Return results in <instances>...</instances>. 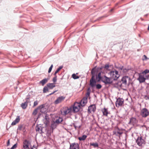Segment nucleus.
Here are the masks:
<instances>
[{"label":"nucleus","mask_w":149,"mask_h":149,"mask_svg":"<svg viewBox=\"0 0 149 149\" xmlns=\"http://www.w3.org/2000/svg\"><path fill=\"white\" fill-rule=\"evenodd\" d=\"M97 82L96 80L90 81L89 85L91 86L93 92L95 91L94 88L95 87L97 89H100L102 87V86L100 84H96Z\"/></svg>","instance_id":"obj_1"},{"label":"nucleus","mask_w":149,"mask_h":149,"mask_svg":"<svg viewBox=\"0 0 149 149\" xmlns=\"http://www.w3.org/2000/svg\"><path fill=\"white\" fill-rule=\"evenodd\" d=\"M70 108H71V112L74 113H76L79 111L80 110L81 111H83L82 109L79 107V105H77L76 103L74 102V104L71 105L70 107Z\"/></svg>","instance_id":"obj_2"},{"label":"nucleus","mask_w":149,"mask_h":149,"mask_svg":"<svg viewBox=\"0 0 149 149\" xmlns=\"http://www.w3.org/2000/svg\"><path fill=\"white\" fill-rule=\"evenodd\" d=\"M97 66H95L93 68L91 71V74L92 76L90 81H92L95 80H96L95 79V77H96V75H97V73L98 72V69H96Z\"/></svg>","instance_id":"obj_3"},{"label":"nucleus","mask_w":149,"mask_h":149,"mask_svg":"<svg viewBox=\"0 0 149 149\" xmlns=\"http://www.w3.org/2000/svg\"><path fill=\"white\" fill-rule=\"evenodd\" d=\"M71 109V108H70V107H63L60 111L61 114L65 116L69 113H72Z\"/></svg>","instance_id":"obj_4"},{"label":"nucleus","mask_w":149,"mask_h":149,"mask_svg":"<svg viewBox=\"0 0 149 149\" xmlns=\"http://www.w3.org/2000/svg\"><path fill=\"white\" fill-rule=\"evenodd\" d=\"M104 77L105 78V79L102 80V81L104 83L105 85H110L113 83V81L111 80V77H108L105 75H104Z\"/></svg>","instance_id":"obj_5"},{"label":"nucleus","mask_w":149,"mask_h":149,"mask_svg":"<svg viewBox=\"0 0 149 149\" xmlns=\"http://www.w3.org/2000/svg\"><path fill=\"white\" fill-rule=\"evenodd\" d=\"M138 120L136 118L132 117L130 118V121L128 123L129 125H131L134 126L138 123Z\"/></svg>","instance_id":"obj_6"},{"label":"nucleus","mask_w":149,"mask_h":149,"mask_svg":"<svg viewBox=\"0 0 149 149\" xmlns=\"http://www.w3.org/2000/svg\"><path fill=\"white\" fill-rule=\"evenodd\" d=\"M124 102V100L123 98L118 97L117 99L116 102V107H119L122 105Z\"/></svg>","instance_id":"obj_7"},{"label":"nucleus","mask_w":149,"mask_h":149,"mask_svg":"<svg viewBox=\"0 0 149 149\" xmlns=\"http://www.w3.org/2000/svg\"><path fill=\"white\" fill-rule=\"evenodd\" d=\"M46 104H42L38 107V108L40 110V112L45 114L47 113V109L45 107Z\"/></svg>","instance_id":"obj_8"},{"label":"nucleus","mask_w":149,"mask_h":149,"mask_svg":"<svg viewBox=\"0 0 149 149\" xmlns=\"http://www.w3.org/2000/svg\"><path fill=\"white\" fill-rule=\"evenodd\" d=\"M149 114V111L146 108L142 109L141 112V115L143 117H146Z\"/></svg>","instance_id":"obj_9"},{"label":"nucleus","mask_w":149,"mask_h":149,"mask_svg":"<svg viewBox=\"0 0 149 149\" xmlns=\"http://www.w3.org/2000/svg\"><path fill=\"white\" fill-rule=\"evenodd\" d=\"M96 110V106L95 104H93L90 105L88 107V112L89 114L91 113V111L95 112Z\"/></svg>","instance_id":"obj_10"},{"label":"nucleus","mask_w":149,"mask_h":149,"mask_svg":"<svg viewBox=\"0 0 149 149\" xmlns=\"http://www.w3.org/2000/svg\"><path fill=\"white\" fill-rule=\"evenodd\" d=\"M113 71H111L109 73V74L111 76V79L113 78V81H116L117 80V79L119 78L120 77V75H115Z\"/></svg>","instance_id":"obj_11"},{"label":"nucleus","mask_w":149,"mask_h":149,"mask_svg":"<svg viewBox=\"0 0 149 149\" xmlns=\"http://www.w3.org/2000/svg\"><path fill=\"white\" fill-rule=\"evenodd\" d=\"M103 73L102 71H100L96 75L95 79L98 82H99L100 81H102V80H103V77L101 76V73Z\"/></svg>","instance_id":"obj_12"},{"label":"nucleus","mask_w":149,"mask_h":149,"mask_svg":"<svg viewBox=\"0 0 149 149\" xmlns=\"http://www.w3.org/2000/svg\"><path fill=\"white\" fill-rule=\"evenodd\" d=\"M146 79L143 75L141 74V73L139 74V77L137 79V80L139 81L140 83L144 82Z\"/></svg>","instance_id":"obj_13"},{"label":"nucleus","mask_w":149,"mask_h":149,"mask_svg":"<svg viewBox=\"0 0 149 149\" xmlns=\"http://www.w3.org/2000/svg\"><path fill=\"white\" fill-rule=\"evenodd\" d=\"M137 144L139 146H142L144 143V141L141 137H138L136 141Z\"/></svg>","instance_id":"obj_14"},{"label":"nucleus","mask_w":149,"mask_h":149,"mask_svg":"<svg viewBox=\"0 0 149 149\" xmlns=\"http://www.w3.org/2000/svg\"><path fill=\"white\" fill-rule=\"evenodd\" d=\"M57 125H58L60 124H62L64 125L65 124V121H63L62 118L59 117L58 119H57L54 121Z\"/></svg>","instance_id":"obj_15"},{"label":"nucleus","mask_w":149,"mask_h":149,"mask_svg":"<svg viewBox=\"0 0 149 149\" xmlns=\"http://www.w3.org/2000/svg\"><path fill=\"white\" fill-rule=\"evenodd\" d=\"M65 97L61 96L58 97L55 101L54 103L55 104H57L60 103L65 98Z\"/></svg>","instance_id":"obj_16"},{"label":"nucleus","mask_w":149,"mask_h":149,"mask_svg":"<svg viewBox=\"0 0 149 149\" xmlns=\"http://www.w3.org/2000/svg\"><path fill=\"white\" fill-rule=\"evenodd\" d=\"M30 143L28 141L25 140L23 142V147L24 149H30L29 146Z\"/></svg>","instance_id":"obj_17"},{"label":"nucleus","mask_w":149,"mask_h":149,"mask_svg":"<svg viewBox=\"0 0 149 149\" xmlns=\"http://www.w3.org/2000/svg\"><path fill=\"white\" fill-rule=\"evenodd\" d=\"M49 79V77L45 78L39 82V84H41L42 86H44L48 82Z\"/></svg>","instance_id":"obj_18"},{"label":"nucleus","mask_w":149,"mask_h":149,"mask_svg":"<svg viewBox=\"0 0 149 149\" xmlns=\"http://www.w3.org/2000/svg\"><path fill=\"white\" fill-rule=\"evenodd\" d=\"M70 149H79V146L77 143H73L70 144Z\"/></svg>","instance_id":"obj_19"},{"label":"nucleus","mask_w":149,"mask_h":149,"mask_svg":"<svg viewBox=\"0 0 149 149\" xmlns=\"http://www.w3.org/2000/svg\"><path fill=\"white\" fill-rule=\"evenodd\" d=\"M20 120V116H18L14 120L12 123L11 125H16L17 123H18Z\"/></svg>","instance_id":"obj_20"},{"label":"nucleus","mask_w":149,"mask_h":149,"mask_svg":"<svg viewBox=\"0 0 149 149\" xmlns=\"http://www.w3.org/2000/svg\"><path fill=\"white\" fill-rule=\"evenodd\" d=\"M128 78V76H124L122 78L120 81H121V82L122 81V84H124L125 85H126L127 84V78Z\"/></svg>","instance_id":"obj_21"},{"label":"nucleus","mask_w":149,"mask_h":149,"mask_svg":"<svg viewBox=\"0 0 149 149\" xmlns=\"http://www.w3.org/2000/svg\"><path fill=\"white\" fill-rule=\"evenodd\" d=\"M47 86L49 89H52L56 86L54 83H48L47 84Z\"/></svg>","instance_id":"obj_22"},{"label":"nucleus","mask_w":149,"mask_h":149,"mask_svg":"<svg viewBox=\"0 0 149 149\" xmlns=\"http://www.w3.org/2000/svg\"><path fill=\"white\" fill-rule=\"evenodd\" d=\"M29 102V101H26L24 103H22L21 104V107L23 109H24L26 108Z\"/></svg>","instance_id":"obj_23"},{"label":"nucleus","mask_w":149,"mask_h":149,"mask_svg":"<svg viewBox=\"0 0 149 149\" xmlns=\"http://www.w3.org/2000/svg\"><path fill=\"white\" fill-rule=\"evenodd\" d=\"M103 115L105 116H107V115L108 113V111L107 109L104 108L103 109H102V110Z\"/></svg>","instance_id":"obj_24"},{"label":"nucleus","mask_w":149,"mask_h":149,"mask_svg":"<svg viewBox=\"0 0 149 149\" xmlns=\"http://www.w3.org/2000/svg\"><path fill=\"white\" fill-rule=\"evenodd\" d=\"M91 92V88L90 87H88L87 89V92L86 94V96L85 97H87V99H88V97H89L90 95Z\"/></svg>","instance_id":"obj_25"},{"label":"nucleus","mask_w":149,"mask_h":149,"mask_svg":"<svg viewBox=\"0 0 149 149\" xmlns=\"http://www.w3.org/2000/svg\"><path fill=\"white\" fill-rule=\"evenodd\" d=\"M87 97H84L81 100L82 103L84 106L87 103Z\"/></svg>","instance_id":"obj_26"},{"label":"nucleus","mask_w":149,"mask_h":149,"mask_svg":"<svg viewBox=\"0 0 149 149\" xmlns=\"http://www.w3.org/2000/svg\"><path fill=\"white\" fill-rule=\"evenodd\" d=\"M63 65H61L55 71L54 75H56L57 73H58V72L63 68Z\"/></svg>","instance_id":"obj_27"},{"label":"nucleus","mask_w":149,"mask_h":149,"mask_svg":"<svg viewBox=\"0 0 149 149\" xmlns=\"http://www.w3.org/2000/svg\"><path fill=\"white\" fill-rule=\"evenodd\" d=\"M123 133L122 131H114L113 134L117 136H120Z\"/></svg>","instance_id":"obj_28"},{"label":"nucleus","mask_w":149,"mask_h":149,"mask_svg":"<svg viewBox=\"0 0 149 149\" xmlns=\"http://www.w3.org/2000/svg\"><path fill=\"white\" fill-rule=\"evenodd\" d=\"M87 136L86 135H84L82 136L78 137V139L79 141H84L87 138Z\"/></svg>","instance_id":"obj_29"},{"label":"nucleus","mask_w":149,"mask_h":149,"mask_svg":"<svg viewBox=\"0 0 149 149\" xmlns=\"http://www.w3.org/2000/svg\"><path fill=\"white\" fill-rule=\"evenodd\" d=\"M49 88L47 86H45L43 89V93H47V92H48L49 91Z\"/></svg>","instance_id":"obj_30"},{"label":"nucleus","mask_w":149,"mask_h":149,"mask_svg":"<svg viewBox=\"0 0 149 149\" xmlns=\"http://www.w3.org/2000/svg\"><path fill=\"white\" fill-rule=\"evenodd\" d=\"M78 74L77 73L76 74H75V73L73 74L72 75V77L74 79H79V77L76 75V74Z\"/></svg>","instance_id":"obj_31"},{"label":"nucleus","mask_w":149,"mask_h":149,"mask_svg":"<svg viewBox=\"0 0 149 149\" xmlns=\"http://www.w3.org/2000/svg\"><path fill=\"white\" fill-rule=\"evenodd\" d=\"M75 102L77 105H79V107L80 108H81V107H83L84 106V105H83L82 104L81 100L79 102Z\"/></svg>","instance_id":"obj_32"},{"label":"nucleus","mask_w":149,"mask_h":149,"mask_svg":"<svg viewBox=\"0 0 149 149\" xmlns=\"http://www.w3.org/2000/svg\"><path fill=\"white\" fill-rule=\"evenodd\" d=\"M56 125L57 124L54 122L51 123V126L52 129V130H53L56 127Z\"/></svg>","instance_id":"obj_33"},{"label":"nucleus","mask_w":149,"mask_h":149,"mask_svg":"<svg viewBox=\"0 0 149 149\" xmlns=\"http://www.w3.org/2000/svg\"><path fill=\"white\" fill-rule=\"evenodd\" d=\"M115 67L118 69V70H122L123 69V68H124L123 66H121V65L118 66L117 65H115Z\"/></svg>","instance_id":"obj_34"},{"label":"nucleus","mask_w":149,"mask_h":149,"mask_svg":"<svg viewBox=\"0 0 149 149\" xmlns=\"http://www.w3.org/2000/svg\"><path fill=\"white\" fill-rule=\"evenodd\" d=\"M42 129L40 124L37 125L36 130H42Z\"/></svg>","instance_id":"obj_35"},{"label":"nucleus","mask_w":149,"mask_h":149,"mask_svg":"<svg viewBox=\"0 0 149 149\" xmlns=\"http://www.w3.org/2000/svg\"><path fill=\"white\" fill-rule=\"evenodd\" d=\"M131 69V68H123V73H126L128 72Z\"/></svg>","instance_id":"obj_36"},{"label":"nucleus","mask_w":149,"mask_h":149,"mask_svg":"<svg viewBox=\"0 0 149 149\" xmlns=\"http://www.w3.org/2000/svg\"><path fill=\"white\" fill-rule=\"evenodd\" d=\"M38 109H39L38 108V107L37 108H36L33 111V112L32 113V115H34V116L36 115L37 114L38 110Z\"/></svg>","instance_id":"obj_37"},{"label":"nucleus","mask_w":149,"mask_h":149,"mask_svg":"<svg viewBox=\"0 0 149 149\" xmlns=\"http://www.w3.org/2000/svg\"><path fill=\"white\" fill-rule=\"evenodd\" d=\"M114 84L117 85L119 86L120 87H121L122 84L121 83V81H120L117 83H115Z\"/></svg>","instance_id":"obj_38"},{"label":"nucleus","mask_w":149,"mask_h":149,"mask_svg":"<svg viewBox=\"0 0 149 149\" xmlns=\"http://www.w3.org/2000/svg\"><path fill=\"white\" fill-rule=\"evenodd\" d=\"M91 145L93 146L94 147H98V144L97 143H91Z\"/></svg>","instance_id":"obj_39"},{"label":"nucleus","mask_w":149,"mask_h":149,"mask_svg":"<svg viewBox=\"0 0 149 149\" xmlns=\"http://www.w3.org/2000/svg\"><path fill=\"white\" fill-rule=\"evenodd\" d=\"M109 64H106L105 65L103 66L104 68L107 70H109Z\"/></svg>","instance_id":"obj_40"},{"label":"nucleus","mask_w":149,"mask_h":149,"mask_svg":"<svg viewBox=\"0 0 149 149\" xmlns=\"http://www.w3.org/2000/svg\"><path fill=\"white\" fill-rule=\"evenodd\" d=\"M149 73V70L148 69H146L145 70H144V71H143L141 74H146L148 73Z\"/></svg>","instance_id":"obj_41"},{"label":"nucleus","mask_w":149,"mask_h":149,"mask_svg":"<svg viewBox=\"0 0 149 149\" xmlns=\"http://www.w3.org/2000/svg\"><path fill=\"white\" fill-rule=\"evenodd\" d=\"M54 77H53L52 81L54 82V83H55V82L56 81H57V76L56 75H54Z\"/></svg>","instance_id":"obj_42"},{"label":"nucleus","mask_w":149,"mask_h":149,"mask_svg":"<svg viewBox=\"0 0 149 149\" xmlns=\"http://www.w3.org/2000/svg\"><path fill=\"white\" fill-rule=\"evenodd\" d=\"M23 126V125H19L17 129V130H22Z\"/></svg>","instance_id":"obj_43"},{"label":"nucleus","mask_w":149,"mask_h":149,"mask_svg":"<svg viewBox=\"0 0 149 149\" xmlns=\"http://www.w3.org/2000/svg\"><path fill=\"white\" fill-rule=\"evenodd\" d=\"M44 123L45 125V126H47L49 123V120H48V121L47 120H45V121L44 122Z\"/></svg>","instance_id":"obj_44"},{"label":"nucleus","mask_w":149,"mask_h":149,"mask_svg":"<svg viewBox=\"0 0 149 149\" xmlns=\"http://www.w3.org/2000/svg\"><path fill=\"white\" fill-rule=\"evenodd\" d=\"M17 146V143H16L14 144L10 148V149H14L16 148Z\"/></svg>","instance_id":"obj_45"},{"label":"nucleus","mask_w":149,"mask_h":149,"mask_svg":"<svg viewBox=\"0 0 149 149\" xmlns=\"http://www.w3.org/2000/svg\"><path fill=\"white\" fill-rule=\"evenodd\" d=\"M46 115L45 116V120L48 121V120H49V115H48L47 113L45 114Z\"/></svg>","instance_id":"obj_46"},{"label":"nucleus","mask_w":149,"mask_h":149,"mask_svg":"<svg viewBox=\"0 0 149 149\" xmlns=\"http://www.w3.org/2000/svg\"><path fill=\"white\" fill-rule=\"evenodd\" d=\"M42 113H39L38 114V116H37V118H36L37 120L39 118H40V117L42 115Z\"/></svg>","instance_id":"obj_47"},{"label":"nucleus","mask_w":149,"mask_h":149,"mask_svg":"<svg viewBox=\"0 0 149 149\" xmlns=\"http://www.w3.org/2000/svg\"><path fill=\"white\" fill-rule=\"evenodd\" d=\"M112 71H113L114 72V73L115 75H120L118 74V71L116 70L115 69H114L113 70H112Z\"/></svg>","instance_id":"obj_48"},{"label":"nucleus","mask_w":149,"mask_h":149,"mask_svg":"<svg viewBox=\"0 0 149 149\" xmlns=\"http://www.w3.org/2000/svg\"><path fill=\"white\" fill-rule=\"evenodd\" d=\"M38 102L37 100L35 101L34 102L33 107H35L38 104Z\"/></svg>","instance_id":"obj_49"},{"label":"nucleus","mask_w":149,"mask_h":149,"mask_svg":"<svg viewBox=\"0 0 149 149\" xmlns=\"http://www.w3.org/2000/svg\"><path fill=\"white\" fill-rule=\"evenodd\" d=\"M27 127V126H25V125H23V126H22V130H26V128Z\"/></svg>","instance_id":"obj_50"},{"label":"nucleus","mask_w":149,"mask_h":149,"mask_svg":"<svg viewBox=\"0 0 149 149\" xmlns=\"http://www.w3.org/2000/svg\"><path fill=\"white\" fill-rule=\"evenodd\" d=\"M103 68H104L103 66L99 67L96 69H97L98 70H102Z\"/></svg>","instance_id":"obj_51"},{"label":"nucleus","mask_w":149,"mask_h":149,"mask_svg":"<svg viewBox=\"0 0 149 149\" xmlns=\"http://www.w3.org/2000/svg\"><path fill=\"white\" fill-rule=\"evenodd\" d=\"M10 145V139H9L7 143V146H9Z\"/></svg>","instance_id":"obj_52"},{"label":"nucleus","mask_w":149,"mask_h":149,"mask_svg":"<svg viewBox=\"0 0 149 149\" xmlns=\"http://www.w3.org/2000/svg\"><path fill=\"white\" fill-rule=\"evenodd\" d=\"M57 91V90H56L55 91H53V92L52 93H51L49 94L48 96H49V95H51L52 94H54V93H55Z\"/></svg>","instance_id":"obj_53"},{"label":"nucleus","mask_w":149,"mask_h":149,"mask_svg":"<svg viewBox=\"0 0 149 149\" xmlns=\"http://www.w3.org/2000/svg\"><path fill=\"white\" fill-rule=\"evenodd\" d=\"M52 68L49 67V68L48 71V73H50L51 72V71L52 70Z\"/></svg>","instance_id":"obj_54"},{"label":"nucleus","mask_w":149,"mask_h":149,"mask_svg":"<svg viewBox=\"0 0 149 149\" xmlns=\"http://www.w3.org/2000/svg\"><path fill=\"white\" fill-rule=\"evenodd\" d=\"M29 99H30L29 97H27L25 99L26 101H28V100H29Z\"/></svg>","instance_id":"obj_55"},{"label":"nucleus","mask_w":149,"mask_h":149,"mask_svg":"<svg viewBox=\"0 0 149 149\" xmlns=\"http://www.w3.org/2000/svg\"><path fill=\"white\" fill-rule=\"evenodd\" d=\"M143 56L145 57V59H147V57L146 55H143Z\"/></svg>","instance_id":"obj_56"},{"label":"nucleus","mask_w":149,"mask_h":149,"mask_svg":"<svg viewBox=\"0 0 149 149\" xmlns=\"http://www.w3.org/2000/svg\"><path fill=\"white\" fill-rule=\"evenodd\" d=\"M114 8H112L110 10V12H111L114 10Z\"/></svg>","instance_id":"obj_57"},{"label":"nucleus","mask_w":149,"mask_h":149,"mask_svg":"<svg viewBox=\"0 0 149 149\" xmlns=\"http://www.w3.org/2000/svg\"><path fill=\"white\" fill-rule=\"evenodd\" d=\"M127 79H128L129 80H132L131 78L130 77H128V78H127Z\"/></svg>","instance_id":"obj_58"},{"label":"nucleus","mask_w":149,"mask_h":149,"mask_svg":"<svg viewBox=\"0 0 149 149\" xmlns=\"http://www.w3.org/2000/svg\"><path fill=\"white\" fill-rule=\"evenodd\" d=\"M53 64H52L50 66V68H53Z\"/></svg>","instance_id":"obj_59"},{"label":"nucleus","mask_w":149,"mask_h":149,"mask_svg":"<svg viewBox=\"0 0 149 149\" xmlns=\"http://www.w3.org/2000/svg\"><path fill=\"white\" fill-rule=\"evenodd\" d=\"M53 64H52L50 66V68H53Z\"/></svg>","instance_id":"obj_60"},{"label":"nucleus","mask_w":149,"mask_h":149,"mask_svg":"<svg viewBox=\"0 0 149 149\" xmlns=\"http://www.w3.org/2000/svg\"><path fill=\"white\" fill-rule=\"evenodd\" d=\"M148 14H147L145 15H144V16L145 17H147L148 16Z\"/></svg>","instance_id":"obj_61"},{"label":"nucleus","mask_w":149,"mask_h":149,"mask_svg":"<svg viewBox=\"0 0 149 149\" xmlns=\"http://www.w3.org/2000/svg\"><path fill=\"white\" fill-rule=\"evenodd\" d=\"M147 29H148V30H149V25L148 26V27Z\"/></svg>","instance_id":"obj_62"},{"label":"nucleus","mask_w":149,"mask_h":149,"mask_svg":"<svg viewBox=\"0 0 149 149\" xmlns=\"http://www.w3.org/2000/svg\"><path fill=\"white\" fill-rule=\"evenodd\" d=\"M132 127H131L130 128V129L129 130H131V128H132Z\"/></svg>","instance_id":"obj_63"},{"label":"nucleus","mask_w":149,"mask_h":149,"mask_svg":"<svg viewBox=\"0 0 149 149\" xmlns=\"http://www.w3.org/2000/svg\"><path fill=\"white\" fill-rule=\"evenodd\" d=\"M148 77H149V75H148L147 76H146V77H147L148 78Z\"/></svg>","instance_id":"obj_64"}]
</instances>
